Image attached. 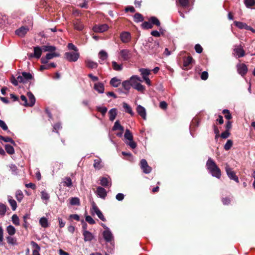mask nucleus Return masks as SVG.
Returning a JSON list of instances; mask_svg holds the SVG:
<instances>
[{
	"label": "nucleus",
	"mask_w": 255,
	"mask_h": 255,
	"mask_svg": "<svg viewBox=\"0 0 255 255\" xmlns=\"http://www.w3.org/2000/svg\"><path fill=\"white\" fill-rule=\"evenodd\" d=\"M206 166L209 172L213 177L220 179L221 177V171L215 162L209 157L206 162Z\"/></svg>",
	"instance_id": "obj_1"
},
{
	"label": "nucleus",
	"mask_w": 255,
	"mask_h": 255,
	"mask_svg": "<svg viewBox=\"0 0 255 255\" xmlns=\"http://www.w3.org/2000/svg\"><path fill=\"white\" fill-rule=\"evenodd\" d=\"M32 75L30 73L22 72L16 79L12 76L10 81L14 86H17L18 83H26L32 79Z\"/></svg>",
	"instance_id": "obj_2"
},
{
	"label": "nucleus",
	"mask_w": 255,
	"mask_h": 255,
	"mask_svg": "<svg viewBox=\"0 0 255 255\" xmlns=\"http://www.w3.org/2000/svg\"><path fill=\"white\" fill-rule=\"evenodd\" d=\"M27 96L28 98V102L25 96L21 95L20 96V100L21 102L20 103L21 105L25 107H31L35 104V98L32 93L30 92L27 93Z\"/></svg>",
	"instance_id": "obj_3"
},
{
	"label": "nucleus",
	"mask_w": 255,
	"mask_h": 255,
	"mask_svg": "<svg viewBox=\"0 0 255 255\" xmlns=\"http://www.w3.org/2000/svg\"><path fill=\"white\" fill-rule=\"evenodd\" d=\"M124 137L126 139L128 140V141H125L127 144L129 145L132 149L136 147V143L133 140L132 134L128 129H126Z\"/></svg>",
	"instance_id": "obj_4"
},
{
	"label": "nucleus",
	"mask_w": 255,
	"mask_h": 255,
	"mask_svg": "<svg viewBox=\"0 0 255 255\" xmlns=\"http://www.w3.org/2000/svg\"><path fill=\"white\" fill-rule=\"evenodd\" d=\"M80 57L78 52H67L64 54L65 58L69 62H76Z\"/></svg>",
	"instance_id": "obj_5"
},
{
	"label": "nucleus",
	"mask_w": 255,
	"mask_h": 255,
	"mask_svg": "<svg viewBox=\"0 0 255 255\" xmlns=\"http://www.w3.org/2000/svg\"><path fill=\"white\" fill-rule=\"evenodd\" d=\"M225 170L228 177L231 179L234 180L237 183L239 182L238 177L236 176L235 172L233 170L228 164H226Z\"/></svg>",
	"instance_id": "obj_6"
},
{
	"label": "nucleus",
	"mask_w": 255,
	"mask_h": 255,
	"mask_svg": "<svg viewBox=\"0 0 255 255\" xmlns=\"http://www.w3.org/2000/svg\"><path fill=\"white\" fill-rule=\"evenodd\" d=\"M60 56V54L58 52H53L46 54L45 57H42L41 58V62L42 64H47L49 60L53 59L54 57H58Z\"/></svg>",
	"instance_id": "obj_7"
},
{
	"label": "nucleus",
	"mask_w": 255,
	"mask_h": 255,
	"mask_svg": "<svg viewBox=\"0 0 255 255\" xmlns=\"http://www.w3.org/2000/svg\"><path fill=\"white\" fill-rule=\"evenodd\" d=\"M120 54L122 59L124 61H128L132 57V54L130 50L128 49H122L120 51Z\"/></svg>",
	"instance_id": "obj_8"
},
{
	"label": "nucleus",
	"mask_w": 255,
	"mask_h": 255,
	"mask_svg": "<svg viewBox=\"0 0 255 255\" xmlns=\"http://www.w3.org/2000/svg\"><path fill=\"white\" fill-rule=\"evenodd\" d=\"M33 53H31L29 54V56L30 57H34L36 59H39L42 54V52L43 51L42 47L39 46H35L33 48Z\"/></svg>",
	"instance_id": "obj_9"
},
{
	"label": "nucleus",
	"mask_w": 255,
	"mask_h": 255,
	"mask_svg": "<svg viewBox=\"0 0 255 255\" xmlns=\"http://www.w3.org/2000/svg\"><path fill=\"white\" fill-rule=\"evenodd\" d=\"M120 39L122 42L127 43L129 42L131 39V34L129 32L123 31L120 35Z\"/></svg>",
	"instance_id": "obj_10"
},
{
	"label": "nucleus",
	"mask_w": 255,
	"mask_h": 255,
	"mask_svg": "<svg viewBox=\"0 0 255 255\" xmlns=\"http://www.w3.org/2000/svg\"><path fill=\"white\" fill-rule=\"evenodd\" d=\"M140 167L145 174H148L151 171V168L148 165L146 160L144 159H142L140 161Z\"/></svg>",
	"instance_id": "obj_11"
},
{
	"label": "nucleus",
	"mask_w": 255,
	"mask_h": 255,
	"mask_svg": "<svg viewBox=\"0 0 255 255\" xmlns=\"http://www.w3.org/2000/svg\"><path fill=\"white\" fill-rule=\"evenodd\" d=\"M234 51L238 58L244 57L245 55V52L241 45H236Z\"/></svg>",
	"instance_id": "obj_12"
},
{
	"label": "nucleus",
	"mask_w": 255,
	"mask_h": 255,
	"mask_svg": "<svg viewBox=\"0 0 255 255\" xmlns=\"http://www.w3.org/2000/svg\"><path fill=\"white\" fill-rule=\"evenodd\" d=\"M29 28L27 26H22L16 29L15 31L16 35L20 37H23L28 31Z\"/></svg>",
	"instance_id": "obj_13"
},
{
	"label": "nucleus",
	"mask_w": 255,
	"mask_h": 255,
	"mask_svg": "<svg viewBox=\"0 0 255 255\" xmlns=\"http://www.w3.org/2000/svg\"><path fill=\"white\" fill-rule=\"evenodd\" d=\"M103 236L104 240L107 242H111L114 239L113 235L110 229H107V230H105L103 233Z\"/></svg>",
	"instance_id": "obj_14"
},
{
	"label": "nucleus",
	"mask_w": 255,
	"mask_h": 255,
	"mask_svg": "<svg viewBox=\"0 0 255 255\" xmlns=\"http://www.w3.org/2000/svg\"><path fill=\"white\" fill-rule=\"evenodd\" d=\"M109 26L107 24H103L100 25H95L93 27V30L95 32H103L108 29Z\"/></svg>",
	"instance_id": "obj_15"
},
{
	"label": "nucleus",
	"mask_w": 255,
	"mask_h": 255,
	"mask_svg": "<svg viewBox=\"0 0 255 255\" xmlns=\"http://www.w3.org/2000/svg\"><path fill=\"white\" fill-rule=\"evenodd\" d=\"M237 70L239 74L244 76L248 71V68L245 64H240L237 65Z\"/></svg>",
	"instance_id": "obj_16"
},
{
	"label": "nucleus",
	"mask_w": 255,
	"mask_h": 255,
	"mask_svg": "<svg viewBox=\"0 0 255 255\" xmlns=\"http://www.w3.org/2000/svg\"><path fill=\"white\" fill-rule=\"evenodd\" d=\"M131 87L133 88L139 82H142V80L137 75H132L129 78Z\"/></svg>",
	"instance_id": "obj_17"
},
{
	"label": "nucleus",
	"mask_w": 255,
	"mask_h": 255,
	"mask_svg": "<svg viewBox=\"0 0 255 255\" xmlns=\"http://www.w3.org/2000/svg\"><path fill=\"white\" fill-rule=\"evenodd\" d=\"M73 25L74 29L79 31L82 30L84 28V24L79 19H77L73 22Z\"/></svg>",
	"instance_id": "obj_18"
},
{
	"label": "nucleus",
	"mask_w": 255,
	"mask_h": 255,
	"mask_svg": "<svg viewBox=\"0 0 255 255\" xmlns=\"http://www.w3.org/2000/svg\"><path fill=\"white\" fill-rule=\"evenodd\" d=\"M136 111L143 120H146V113L145 109L141 105H138L136 108Z\"/></svg>",
	"instance_id": "obj_19"
},
{
	"label": "nucleus",
	"mask_w": 255,
	"mask_h": 255,
	"mask_svg": "<svg viewBox=\"0 0 255 255\" xmlns=\"http://www.w3.org/2000/svg\"><path fill=\"white\" fill-rule=\"evenodd\" d=\"M86 66L91 69H96L98 67V63L90 59H86L85 61Z\"/></svg>",
	"instance_id": "obj_20"
},
{
	"label": "nucleus",
	"mask_w": 255,
	"mask_h": 255,
	"mask_svg": "<svg viewBox=\"0 0 255 255\" xmlns=\"http://www.w3.org/2000/svg\"><path fill=\"white\" fill-rule=\"evenodd\" d=\"M97 194L99 197L105 199L107 196V193L104 188L99 186L97 188Z\"/></svg>",
	"instance_id": "obj_21"
},
{
	"label": "nucleus",
	"mask_w": 255,
	"mask_h": 255,
	"mask_svg": "<svg viewBox=\"0 0 255 255\" xmlns=\"http://www.w3.org/2000/svg\"><path fill=\"white\" fill-rule=\"evenodd\" d=\"M93 166L96 170H100L104 166L103 163L100 158L94 159Z\"/></svg>",
	"instance_id": "obj_22"
},
{
	"label": "nucleus",
	"mask_w": 255,
	"mask_h": 255,
	"mask_svg": "<svg viewBox=\"0 0 255 255\" xmlns=\"http://www.w3.org/2000/svg\"><path fill=\"white\" fill-rule=\"evenodd\" d=\"M83 235L84 236V240L85 242H90L94 238V235L88 231H84L83 232Z\"/></svg>",
	"instance_id": "obj_23"
},
{
	"label": "nucleus",
	"mask_w": 255,
	"mask_h": 255,
	"mask_svg": "<svg viewBox=\"0 0 255 255\" xmlns=\"http://www.w3.org/2000/svg\"><path fill=\"white\" fill-rule=\"evenodd\" d=\"M94 89L99 93L102 94L104 92L105 90L104 84L101 82L95 83Z\"/></svg>",
	"instance_id": "obj_24"
},
{
	"label": "nucleus",
	"mask_w": 255,
	"mask_h": 255,
	"mask_svg": "<svg viewBox=\"0 0 255 255\" xmlns=\"http://www.w3.org/2000/svg\"><path fill=\"white\" fill-rule=\"evenodd\" d=\"M193 59L192 57L188 56L185 58L183 60V67L184 70L188 69L189 66L192 63Z\"/></svg>",
	"instance_id": "obj_25"
},
{
	"label": "nucleus",
	"mask_w": 255,
	"mask_h": 255,
	"mask_svg": "<svg viewBox=\"0 0 255 255\" xmlns=\"http://www.w3.org/2000/svg\"><path fill=\"white\" fill-rule=\"evenodd\" d=\"M121 84V80L116 77L112 78L110 81V84L115 88L118 87Z\"/></svg>",
	"instance_id": "obj_26"
},
{
	"label": "nucleus",
	"mask_w": 255,
	"mask_h": 255,
	"mask_svg": "<svg viewBox=\"0 0 255 255\" xmlns=\"http://www.w3.org/2000/svg\"><path fill=\"white\" fill-rule=\"evenodd\" d=\"M139 72L142 76L143 80L148 77V76L151 74V70L145 68L139 69Z\"/></svg>",
	"instance_id": "obj_27"
},
{
	"label": "nucleus",
	"mask_w": 255,
	"mask_h": 255,
	"mask_svg": "<svg viewBox=\"0 0 255 255\" xmlns=\"http://www.w3.org/2000/svg\"><path fill=\"white\" fill-rule=\"evenodd\" d=\"M39 222L40 226L44 228H47L49 226V223L48 219L45 217L41 218L39 219Z\"/></svg>",
	"instance_id": "obj_28"
},
{
	"label": "nucleus",
	"mask_w": 255,
	"mask_h": 255,
	"mask_svg": "<svg viewBox=\"0 0 255 255\" xmlns=\"http://www.w3.org/2000/svg\"><path fill=\"white\" fill-rule=\"evenodd\" d=\"M123 88L128 92L131 87V82H130L129 79L127 80L124 81L121 83Z\"/></svg>",
	"instance_id": "obj_29"
},
{
	"label": "nucleus",
	"mask_w": 255,
	"mask_h": 255,
	"mask_svg": "<svg viewBox=\"0 0 255 255\" xmlns=\"http://www.w3.org/2000/svg\"><path fill=\"white\" fill-rule=\"evenodd\" d=\"M109 119L111 121H113L117 115V110L116 108L111 109L109 112Z\"/></svg>",
	"instance_id": "obj_30"
},
{
	"label": "nucleus",
	"mask_w": 255,
	"mask_h": 255,
	"mask_svg": "<svg viewBox=\"0 0 255 255\" xmlns=\"http://www.w3.org/2000/svg\"><path fill=\"white\" fill-rule=\"evenodd\" d=\"M11 236H9L6 237L7 243L12 246L17 245L18 244L16 239Z\"/></svg>",
	"instance_id": "obj_31"
},
{
	"label": "nucleus",
	"mask_w": 255,
	"mask_h": 255,
	"mask_svg": "<svg viewBox=\"0 0 255 255\" xmlns=\"http://www.w3.org/2000/svg\"><path fill=\"white\" fill-rule=\"evenodd\" d=\"M112 67L115 71H121L123 69V66L122 64H118L116 61L112 62Z\"/></svg>",
	"instance_id": "obj_32"
},
{
	"label": "nucleus",
	"mask_w": 255,
	"mask_h": 255,
	"mask_svg": "<svg viewBox=\"0 0 255 255\" xmlns=\"http://www.w3.org/2000/svg\"><path fill=\"white\" fill-rule=\"evenodd\" d=\"M42 47L43 51L44 52H54L56 49V47L55 46H52V45H43Z\"/></svg>",
	"instance_id": "obj_33"
},
{
	"label": "nucleus",
	"mask_w": 255,
	"mask_h": 255,
	"mask_svg": "<svg viewBox=\"0 0 255 255\" xmlns=\"http://www.w3.org/2000/svg\"><path fill=\"white\" fill-rule=\"evenodd\" d=\"M69 203L71 205L79 206L80 205V199L78 197H72L69 199Z\"/></svg>",
	"instance_id": "obj_34"
},
{
	"label": "nucleus",
	"mask_w": 255,
	"mask_h": 255,
	"mask_svg": "<svg viewBox=\"0 0 255 255\" xmlns=\"http://www.w3.org/2000/svg\"><path fill=\"white\" fill-rule=\"evenodd\" d=\"M64 186L67 187H71L72 186V182L71 178L69 177H66L63 180Z\"/></svg>",
	"instance_id": "obj_35"
},
{
	"label": "nucleus",
	"mask_w": 255,
	"mask_h": 255,
	"mask_svg": "<svg viewBox=\"0 0 255 255\" xmlns=\"http://www.w3.org/2000/svg\"><path fill=\"white\" fill-rule=\"evenodd\" d=\"M112 129L113 130H117L118 129H119L122 131H124V128L123 126L121 125L119 121H116L114 124Z\"/></svg>",
	"instance_id": "obj_36"
},
{
	"label": "nucleus",
	"mask_w": 255,
	"mask_h": 255,
	"mask_svg": "<svg viewBox=\"0 0 255 255\" xmlns=\"http://www.w3.org/2000/svg\"><path fill=\"white\" fill-rule=\"evenodd\" d=\"M123 107L125 110V112L129 114L131 116L134 115V113L133 112L131 108L126 103H123Z\"/></svg>",
	"instance_id": "obj_37"
},
{
	"label": "nucleus",
	"mask_w": 255,
	"mask_h": 255,
	"mask_svg": "<svg viewBox=\"0 0 255 255\" xmlns=\"http://www.w3.org/2000/svg\"><path fill=\"white\" fill-rule=\"evenodd\" d=\"M108 57V53L104 50H102L99 53V57L102 61H104L107 59Z\"/></svg>",
	"instance_id": "obj_38"
},
{
	"label": "nucleus",
	"mask_w": 255,
	"mask_h": 255,
	"mask_svg": "<svg viewBox=\"0 0 255 255\" xmlns=\"http://www.w3.org/2000/svg\"><path fill=\"white\" fill-rule=\"evenodd\" d=\"M8 200L9 204L11 207L12 210L13 211L15 210L17 207V204L16 201L14 199H12L10 196L8 197Z\"/></svg>",
	"instance_id": "obj_39"
},
{
	"label": "nucleus",
	"mask_w": 255,
	"mask_h": 255,
	"mask_svg": "<svg viewBox=\"0 0 255 255\" xmlns=\"http://www.w3.org/2000/svg\"><path fill=\"white\" fill-rule=\"evenodd\" d=\"M100 184L102 186L104 187L111 186V184H109V180L106 177H102L100 180Z\"/></svg>",
	"instance_id": "obj_40"
},
{
	"label": "nucleus",
	"mask_w": 255,
	"mask_h": 255,
	"mask_svg": "<svg viewBox=\"0 0 255 255\" xmlns=\"http://www.w3.org/2000/svg\"><path fill=\"white\" fill-rule=\"evenodd\" d=\"M235 25L240 29H249V26H248L246 23L240 22V21H235Z\"/></svg>",
	"instance_id": "obj_41"
},
{
	"label": "nucleus",
	"mask_w": 255,
	"mask_h": 255,
	"mask_svg": "<svg viewBox=\"0 0 255 255\" xmlns=\"http://www.w3.org/2000/svg\"><path fill=\"white\" fill-rule=\"evenodd\" d=\"M6 231L9 236H13L15 234L16 230L12 225H9L6 228Z\"/></svg>",
	"instance_id": "obj_42"
},
{
	"label": "nucleus",
	"mask_w": 255,
	"mask_h": 255,
	"mask_svg": "<svg viewBox=\"0 0 255 255\" xmlns=\"http://www.w3.org/2000/svg\"><path fill=\"white\" fill-rule=\"evenodd\" d=\"M134 21L135 22H139L143 21V17L142 15L139 13H136L133 16Z\"/></svg>",
	"instance_id": "obj_43"
},
{
	"label": "nucleus",
	"mask_w": 255,
	"mask_h": 255,
	"mask_svg": "<svg viewBox=\"0 0 255 255\" xmlns=\"http://www.w3.org/2000/svg\"><path fill=\"white\" fill-rule=\"evenodd\" d=\"M23 194L21 190H18L16 191L15 193V197L18 202H21L23 199Z\"/></svg>",
	"instance_id": "obj_44"
},
{
	"label": "nucleus",
	"mask_w": 255,
	"mask_h": 255,
	"mask_svg": "<svg viewBox=\"0 0 255 255\" xmlns=\"http://www.w3.org/2000/svg\"><path fill=\"white\" fill-rule=\"evenodd\" d=\"M1 140H3L5 142H10L14 145H15V143L14 141L10 137H4L1 135H0V141Z\"/></svg>",
	"instance_id": "obj_45"
},
{
	"label": "nucleus",
	"mask_w": 255,
	"mask_h": 255,
	"mask_svg": "<svg viewBox=\"0 0 255 255\" xmlns=\"http://www.w3.org/2000/svg\"><path fill=\"white\" fill-rule=\"evenodd\" d=\"M5 149L6 152L9 154H13L14 153V149L13 146L9 144H5Z\"/></svg>",
	"instance_id": "obj_46"
},
{
	"label": "nucleus",
	"mask_w": 255,
	"mask_h": 255,
	"mask_svg": "<svg viewBox=\"0 0 255 255\" xmlns=\"http://www.w3.org/2000/svg\"><path fill=\"white\" fill-rule=\"evenodd\" d=\"M149 19L150 22L152 23V25L153 24L156 25L158 26H159L160 25V22L159 20L156 17L152 16Z\"/></svg>",
	"instance_id": "obj_47"
},
{
	"label": "nucleus",
	"mask_w": 255,
	"mask_h": 255,
	"mask_svg": "<svg viewBox=\"0 0 255 255\" xmlns=\"http://www.w3.org/2000/svg\"><path fill=\"white\" fill-rule=\"evenodd\" d=\"M244 3L247 8L255 5V0H244Z\"/></svg>",
	"instance_id": "obj_48"
},
{
	"label": "nucleus",
	"mask_w": 255,
	"mask_h": 255,
	"mask_svg": "<svg viewBox=\"0 0 255 255\" xmlns=\"http://www.w3.org/2000/svg\"><path fill=\"white\" fill-rule=\"evenodd\" d=\"M97 110L100 112L103 116H105L108 111V109L106 107L97 106L96 107Z\"/></svg>",
	"instance_id": "obj_49"
},
{
	"label": "nucleus",
	"mask_w": 255,
	"mask_h": 255,
	"mask_svg": "<svg viewBox=\"0 0 255 255\" xmlns=\"http://www.w3.org/2000/svg\"><path fill=\"white\" fill-rule=\"evenodd\" d=\"M134 89L136 90L138 92L143 93L145 90V86L141 84L140 83H139L136 86H135L133 88Z\"/></svg>",
	"instance_id": "obj_50"
},
{
	"label": "nucleus",
	"mask_w": 255,
	"mask_h": 255,
	"mask_svg": "<svg viewBox=\"0 0 255 255\" xmlns=\"http://www.w3.org/2000/svg\"><path fill=\"white\" fill-rule=\"evenodd\" d=\"M142 27L144 29H150L152 28L153 26L152 23L149 20L148 21H144L142 24Z\"/></svg>",
	"instance_id": "obj_51"
},
{
	"label": "nucleus",
	"mask_w": 255,
	"mask_h": 255,
	"mask_svg": "<svg viewBox=\"0 0 255 255\" xmlns=\"http://www.w3.org/2000/svg\"><path fill=\"white\" fill-rule=\"evenodd\" d=\"M11 220L13 224H14L15 225L18 226L19 225V218L16 215H13L11 217Z\"/></svg>",
	"instance_id": "obj_52"
},
{
	"label": "nucleus",
	"mask_w": 255,
	"mask_h": 255,
	"mask_svg": "<svg viewBox=\"0 0 255 255\" xmlns=\"http://www.w3.org/2000/svg\"><path fill=\"white\" fill-rule=\"evenodd\" d=\"M41 194L42 200L48 201L49 199V195L45 191H42L41 192Z\"/></svg>",
	"instance_id": "obj_53"
},
{
	"label": "nucleus",
	"mask_w": 255,
	"mask_h": 255,
	"mask_svg": "<svg viewBox=\"0 0 255 255\" xmlns=\"http://www.w3.org/2000/svg\"><path fill=\"white\" fill-rule=\"evenodd\" d=\"M31 245L32 246V247L34 248L33 250L32 251H37L40 252V246L35 242L31 241L30 243Z\"/></svg>",
	"instance_id": "obj_54"
},
{
	"label": "nucleus",
	"mask_w": 255,
	"mask_h": 255,
	"mask_svg": "<svg viewBox=\"0 0 255 255\" xmlns=\"http://www.w3.org/2000/svg\"><path fill=\"white\" fill-rule=\"evenodd\" d=\"M233 145V141L231 139H228L224 145V149L226 150H229Z\"/></svg>",
	"instance_id": "obj_55"
},
{
	"label": "nucleus",
	"mask_w": 255,
	"mask_h": 255,
	"mask_svg": "<svg viewBox=\"0 0 255 255\" xmlns=\"http://www.w3.org/2000/svg\"><path fill=\"white\" fill-rule=\"evenodd\" d=\"M6 211V207L3 204H0V215L3 216Z\"/></svg>",
	"instance_id": "obj_56"
},
{
	"label": "nucleus",
	"mask_w": 255,
	"mask_h": 255,
	"mask_svg": "<svg viewBox=\"0 0 255 255\" xmlns=\"http://www.w3.org/2000/svg\"><path fill=\"white\" fill-rule=\"evenodd\" d=\"M223 113L225 115V117L227 120H230L232 118L231 114L228 110H224L223 111Z\"/></svg>",
	"instance_id": "obj_57"
},
{
	"label": "nucleus",
	"mask_w": 255,
	"mask_h": 255,
	"mask_svg": "<svg viewBox=\"0 0 255 255\" xmlns=\"http://www.w3.org/2000/svg\"><path fill=\"white\" fill-rule=\"evenodd\" d=\"M0 127L3 130H8V132H10V131L8 130V127L5 122L1 120H0Z\"/></svg>",
	"instance_id": "obj_58"
},
{
	"label": "nucleus",
	"mask_w": 255,
	"mask_h": 255,
	"mask_svg": "<svg viewBox=\"0 0 255 255\" xmlns=\"http://www.w3.org/2000/svg\"><path fill=\"white\" fill-rule=\"evenodd\" d=\"M67 47L69 50H73L74 52H78V49L72 43H69L67 45Z\"/></svg>",
	"instance_id": "obj_59"
},
{
	"label": "nucleus",
	"mask_w": 255,
	"mask_h": 255,
	"mask_svg": "<svg viewBox=\"0 0 255 255\" xmlns=\"http://www.w3.org/2000/svg\"><path fill=\"white\" fill-rule=\"evenodd\" d=\"M153 47L155 48V50H153L151 52L153 53L158 52V49L159 48V43L157 41H155L153 43Z\"/></svg>",
	"instance_id": "obj_60"
},
{
	"label": "nucleus",
	"mask_w": 255,
	"mask_h": 255,
	"mask_svg": "<svg viewBox=\"0 0 255 255\" xmlns=\"http://www.w3.org/2000/svg\"><path fill=\"white\" fill-rule=\"evenodd\" d=\"M10 169L11 171V172L13 174H16L17 173V168L16 166L14 164H11L9 166Z\"/></svg>",
	"instance_id": "obj_61"
},
{
	"label": "nucleus",
	"mask_w": 255,
	"mask_h": 255,
	"mask_svg": "<svg viewBox=\"0 0 255 255\" xmlns=\"http://www.w3.org/2000/svg\"><path fill=\"white\" fill-rule=\"evenodd\" d=\"M86 221L89 224L93 225L95 223L94 220L90 216H87L85 218Z\"/></svg>",
	"instance_id": "obj_62"
},
{
	"label": "nucleus",
	"mask_w": 255,
	"mask_h": 255,
	"mask_svg": "<svg viewBox=\"0 0 255 255\" xmlns=\"http://www.w3.org/2000/svg\"><path fill=\"white\" fill-rule=\"evenodd\" d=\"M195 49L196 52L197 53H202V52L203 51L202 47L199 44H197L195 45Z\"/></svg>",
	"instance_id": "obj_63"
},
{
	"label": "nucleus",
	"mask_w": 255,
	"mask_h": 255,
	"mask_svg": "<svg viewBox=\"0 0 255 255\" xmlns=\"http://www.w3.org/2000/svg\"><path fill=\"white\" fill-rule=\"evenodd\" d=\"M159 107L163 109L166 110L167 108V104L165 101H162L159 103Z\"/></svg>",
	"instance_id": "obj_64"
}]
</instances>
